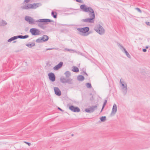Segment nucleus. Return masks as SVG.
<instances>
[{"label":"nucleus","instance_id":"nucleus-1","mask_svg":"<svg viewBox=\"0 0 150 150\" xmlns=\"http://www.w3.org/2000/svg\"><path fill=\"white\" fill-rule=\"evenodd\" d=\"M25 21L28 22L29 24L31 25L37 24L38 27L43 29L46 28L45 25L47 24L48 22H54L53 21L48 19H41L35 20L30 16H26L25 18Z\"/></svg>","mask_w":150,"mask_h":150},{"label":"nucleus","instance_id":"nucleus-2","mask_svg":"<svg viewBox=\"0 0 150 150\" xmlns=\"http://www.w3.org/2000/svg\"><path fill=\"white\" fill-rule=\"evenodd\" d=\"M77 30L79 32L83 33L81 34L80 33H79V34L83 36H87L90 33V32H88L89 30V28L88 27L79 28Z\"/></svg>","mask_w":150,"mask_h":150},{"label":"nucleus","instance_id":"nucleus-3","mask_svg":"<svg viewBox=\"0 0 150 150\" xmlns=\"http://www.w3.org/2000/svg\"><path fill=\"white\" fill-rule=\"evenodd\" d=\"M94 30L100 35H103L105 33V30L100 24H97L94 28Z\"/></svg>","mask_w":150,"mask_h":150},{"label":"nucleus","instance_id":"nucleus-4","mask_svg":"<svg viewBox=\"0 0 150 150\" xmlns=\"http://www.w3.org/2000/svg\"><path fill=\"white\" fill-rule=\"evenodd\" d=\"M29 31L31 33L32 35L34 36L39 35L41 34V33L39 30L38 29L35 28H31Z\"/></svg>","mask_w":150,"mask_h":150},{"label":"nucleus","instance_id":"nucleus-5","mask_svg":"<svg viewBox=\"0 0 150 150\" xmlns=\"http://www.w3.org/2000/svg\"><path fill=\"white\" fill-rule=\"evenodd\" d=\"M91 7H87L85 4H82L80 6V8L83 11L87 12L91 9Z\"/></svg>","mask_w":150,"mask_h":150},{"label":"nucleus","instance_id":"nucleus-6","mask_svg":"<svg viewBox=\"0 0 150 150\" xmlns=\"http://www.w3.org/2000/svg\"><path fill=\"white\" fill-rule=\"evenodd\" d=\"M69 109L71 111L74 112H79L80 111L79 108L77 107H75L72 105L70 106Z\"/></svg>","mask_w":150,"mask_h":150},{"label":"nucleus","instance_id":"nucleus-7","mask_svg":"<svg viewBox=\"0 0 150 150\" xmlns=\"http://www.w3.org/2000/svg\"><path fill=\"white\" fill-rule=\"evenodd\" d=\"M122 79H121L120 81V83L122 84V89H123V92L126 93L127 92V86L126 84H124L123 83V82H122L121 80Z\"/></svg>","mask_w":150,"mask_h":150},{"label":"nucleus","instance_id":"nucleus-8","mask_svg":"<svg viewBox=\"0 0 150 150\" xmlns=\"http://www.w3.org/2000/svg\"><path fill=\"white\" fill-rule=\"evenodd\" d=\"M48 76L49 79L52 81L54 82L55 80V76L53 73H49Z\"/></svg>","mask_w":150,"mask_h":150},{"label":"nucleus","instance_id":"nucleus-9","mask_svg":"<svg viewBox=\"0 0 150 150\" xmlns=\"http://www.w3.org/2000/svg\"><path fill=\"white\" fill-rule=\"evenodd\" d=\"M88 12H89V15L90 18H92L94 20L95 18V13L93 8H91V9H90Z\"/></svg>","mask_w":150,"mask_h":150},{"label":"nucleus","instance_id":"nucleus-10","mask_svg":"<svg viewBox=\"0 0 150 150\" xmlns=\"http://www.w3.org/2000/svg\"><path fill=\"white\" fill-rule=\"evenodd\" d=\"M81 21L86 23H93L94 21V20L92 18H90L82 19Z\"/></svg>","mask_w":150,"mask_h":150},{"label":"nucleus","instance_id":"nucleus-11","mask_svg":"<svg viewBox=\"0 0 150 150\" xmlns=\"http://www.w3.org/2000/svg\"><path fill=\"white\" fill-rule=\"evenodd\" d=\"M55 93L58 96H60L61 95V92L58 87H54Z\"/></svg>","mask_w":150,"mask_h":150},{"label":"nucleus","instance_id":"nucleus-12","mask_svg":"<svg viewBox=\"0 0 150 150\" xmlns=\"http://www.w3.org/2000/svg\"><path fill=\"white\" fill-rule=\"evenodd\" d=\"M32 4H28L27 5H25L23 6H21V8L22 9H28L31 8H32Z\"/></svg>","mask_w":150,"mask_h":150},{"label":"nucleus","instance_id":"nucleus-13","mask_svg":"<svg viewBox=\"0 0 150 150\" xmlns=\"http://www.w3.org/2000/svg\"><path fill=\"white\" fill-rule=\"evenodd\" d=\"M63 64V62H60L57 65L54 67V70H57L62 67Z\"/></svg>","mask_w":150,"mask_h":150},{"label":"nucleus","instance_id":"nucleus-14","mask_svg":"<svg viewBox=\"0 0 150 150\" xmlns=\"http://www.w3.org/2000/svg\"><path fill=\"white\" fill-rule=\"evenodd\" d=\"M117 111V105L116 104H114L113 105L112 111L111 113V115H112V114H115L116 113Z\"/></svg>","mask_w":150,"mask_h":150},{"label":"nucleus","instance_id":"nucleus-15","mask_svg":"<svg viewBox=\"0 0 150 150\" xmlns=\"http://www.w3.org/2000/svg\"><path fill=\"white\" fill-rule=\"evenodd\" d=\"M97 106L96 105L94 106H92L90 107V109L91 113L93 112L95 110V109H97Z\"/></svg>","mask_w":150,"mask_h":150},{"label":"nucleus","instance_id":"nucleus-16","mask_svg":"<svg viewBox=\"0 0 150 150\" xmlns=\"http://www.w3.org/2000/svg\"><path fill=\"white\" fill-rule=\"evenodd\" d=\"M77 79L79 81H82L84 80V77L83 75H79L78 76Z\"/></svg>","mask_w":150,"mask_h":150},{"label":"nucleus","instance_id":"nucleus-17","mask_svg":"<svg viewBox=\"0 0 150 150\" xmlns=\"http://www.w3.org/2000/svg\"><path fill=\"white\" fill-rule=\"evenodd\" d=\"M18 38V35L14 36L13 37L10 38L8 40V42H11L12 41L14 40L17 39Z\"/></svg>","mask_w":150,"mask_h":150},{"label":"nucleus","instance_id":"nucleus-18","mask_svg":"<svg viewBox=\"0 0 150 150\" xmlns=\"http://www.w3.org/2000/svg\"><path fill=\"white\" fill-rule=\"evenodd\" d=\"M29 37V35H26L24 36L22 35H18V38L24 39L27 38Z\"/></svg>","mask_w":150,"mask_h":150},{"label":"nucleus","instance_id":"nucleus-19","mask_svg":"<svg viewBox=\"0 0 150 150\" xmlns=\"http://www.w3.org/2000/svg\"><path fill=\"white\" fill-rule=\"evenodd\" d=\"M67 79L63 77H62L60 78V80L61 82L62 83H66Z\"/></svg>","mask_w":150,"mask_h":150},{"label":"nucleus","instance_id":"nucleus-20","mask_svg":"<svg viewBox=\"0 0 150 150\" xmlns=\"http://www.w3.org/2000/svg\"><path fill=\"white\" fill-rule=\"evenodd\" d=\"M42 38H43V41L46 42L49 39V37L46 35H44L43 36Z\"/></svg>","mask_w":150,"mask_h":150},{"label":"nucleus","instance_id":"nucleus-21","mask_svg":"<svg viewBox=\"0 0 150 150\" xmlns=\"http://www.w3.org/2000/svg\"><path fill=\"white\" fill-rule=\"evenodd\" d=\"M72 68V70L73 71L76 73L78 72L79 71V69L77 67L73 66Z\"/></svg>","mask_w":150,"mask_h":150},{"label":"nucleus","instance_id":"nucleus-22","mask_svg":"<svg viewBox=\"0 0 150 150\" xmlns=\"http://www.w3.org/2000/svg\"><path fill=\"white\" fill-rule=\"evenodd\" d=\"M67 83L69 84H73V80L71 78H68L67 79L66 83Z\"/></svg>","mask_w":150,"mask_h":150},{"label":"nucleus","instance_id":"nucleus-23","mask_svg":"<svg viewBox=\"0 0 150 150\" xmlns=\"http://www.w3.org/2000/svg\"><path fill=\"white\" fill-rule=\"evenodd\" d=\"M52 16L54 18H57V13L56 12L52 11L51 12Z\"/></svg>","mask_w":150,"mask_h":150},{"label":"nucleus","instance_id":"nucleus-24","mask_svg":"<svg viewBox=\"0 0 150 150\" xmlns=\"http://www.w3.org/2000/svg\"><path fill=\"white\" fill-rule=\"evenodd\" d=\"M43 38L40 37L36 40V42L37 43H41L43 42H44L43 41Z\"/></svg>","mask_w":150,"mask_h":150},{"label":"nucleus","instance_id":"nucleus-25","mask_svg":"<svg viewBox=\"0 0 150 150\" xmlns=\"http://www.w3.org/2000/svg\"><path fill=\"white\" fill-rule=\"evenodd\" d=\"M26 45L29 48H31L32 47L35 45V43L33 42L32 44H26Z\"/></svg>","mask_w":150,"mask_h":150},{"label":"nucleus","instance_id":"nucleus-26","mask_svg":"<svg viewBox=\"0 0 150 150\" xmlns=\"http://www.w3.org/2000/svg\"><path fill=\"white\" fill-rule=\"evenodd\" d=\"M64 74L67 78H69L71 75L70 72L69 71H66L65 73Z\"/></svg>","mask_w":150,"mask_h":150},{"label":"nucleus","instance_id":"nucleus-27","mask_svg":"<svg viewBox=\"0 0 150 150\" xmlns=\"http://www.w3.org/2000/svg\"><path fill=\"white\" fill-rule=\"evenodd\" d=\"M38 3H34L33 4H32V8L33 9H35L37 7H38Z\"/></svg>","mask_w":150,"mask_h":150},{"label":"nucleus","instance_id":"nucleus-28","mask_svg":"<svg viewBox=\"0 0 150 150\" xmlns=\"http://www.w3.org/2000/svg\"><path fill=\"white\" fill-rule=\"evenodd\" d=\"M124 52L125 53L126 56L129 58H131V56L129 54L128 52L127 51V50H126V49L125 48H124Z\"/></svg>","mask_w":150,"mask_h":150},{"label":"nucleus","instance_id":"nucleus-29","mask_svg":"<svg viewBox=\"0 0 150 150\" xmlns=\"http://www.w3.org/2000/svg\"><path fill=\"white\" fill-rule=\"evenodd\" d=\"M86 85L88 88H92V86L90 83H87L86 84Z\"/></svg>","mask_w":150,"mask_h":150},{"label":"nucleus","instance_id":"nucleus-30","mask_svg":"<svg viewBox=\"0 0 150 150\" xmlns=\"http://www.w3.org/2000/svg\"><path fill=\"white\" fill-rule=\"evenodd\" d=\"M106 120V116H102L100 118V120L101 122H104Z\"/></svg>","mask_w":150,"mask_h":150},{"label":"nucleus","instance_id":"nucleus-31","mask_svg":"<svg viewBox=\"0 0 150 150\" xmlns=\"http://www.w3.org/2000/svg\"><path fill=\"white\" fill-rule=\"evenodd\" d=\"M7 24L6 22L3 20H2L1 22V24L2 25L4 26L6 25Z\"/></svg>","mask_w":150,"mask_h":150},{"label":"nucleus","instance_id":"nucleus-32","mask_svg":"<svg viewBox=\"0 0 150 150\" xmlns=\"http://www.w3.org/2000/svg\"><path fill=\"white\" fill-rule=\"evenodd\" d=\"M107 100H105L104 102V103H103V108H104L105 105H106V103H107Z\"/></svg>","mask_w":150,"mask_h":150},{"label":"nucleus","instance_id":"nucleus-33","mask_svg":"<svg viewBox=\"0 0 150 150\" xmlns=\"http://www.w3.org/2000/svg\"><path fill=\"white\" fill-rule=\"evenodd\" d=\"M85 111L87 112H88V113H91V111H90V108H86L85 110Z\"/></svg>","mask_w":150,"mask_h":150},{"label":"nucleus","instance_id":"nucleus-34","mask_svg":"<svg viewBox=\"0 0 150 150\" xmlns=\"http://www.w3.org/2000/svg\"><path fill=\"white\" fill-rule=\"evenodd\" d=\"M117 45L119 47H120V48H121L124 50V49L125 48L120 44L119 43H118Z\"/></svg>","mask_w":150,"mask_h":150},{"label":"nucleus","instance_id":"nucleus-35","mask_svg":"<svg viewBox=\"0 0 150 150\" xmlns=\"http://www.w3.org/2000/svg\"><path fill=\"white\" fill-rule=\"evenodd\" d=\"M66 50H67L69 51H70V52H74L75 51V50H73L72 49H66Z\"/></svg>","mask_w":150,"mask_h":150},{"label":"nucleus","instance_id":"nucleus-36","mask_svg":"<svg viewBox=\"0 0 150 150\" xmlns=\"http://www.w3.org/2000/svg\"><path fill=\"white\" fill-rule=\"evenodd\" d=\"M135 9L137 10L140 13H141L142 11L141 10H140V9L138 8H136Z\"/></svg>","mask_w":150,"mask_h":150},{"label":"nucleus","instance_id":"nucleus-37","mask_svg":"<svg viewBox=\"0 0 150 150\" xmlns=\"http://www.w3.org/2000/svg\"><path fill=\"white\" fill-rule=\"evenodd\" d=\"M70 9L72 10H76V9H73L72 8H67L66 9H65V10L64 11H69V10H70Z\"/></svg>","mask_w":150,"mask_h":150},{"label":"nucleus","instance_id":"nucleus-38","mask_svg":"<svg viewBox=\"0 0 150 150\" xmlns=\"http://www.w3.org/2000/svg\"><path fill=\"white\" fill-rule=\"evenodd\" d=\"M76 1L80 3H83V2L82 0H76Z\"/></svg>","mask_w":150,"mask_h":150},{"label":"nucleus","instance_id":"nucleus-39","mask_svg":"<svg viewBox=\"0 0 150 150\" xmlns=\"http://www.w3.org/2000/svg\"><path fill=\"white\" fill-rule=\"evenodd\" d=\"M145 23L147 25L150 26V22H146Z\"/></svg>","mask_w":150,"mask_h":150},{"label":"nucleus","instance_id":"nucleus-40","mask_svg":"<svg viewBox=\"0 0 150 150\" xmlns=\"http://www.w3.org/2000/svg\"><path fill=\"white\" fill-rule=\"evenodd\" d=\"M26 144H28V145L29 146H30L31 144L30 143H29V142H25Z\"/></svg>","mask_w":150,"mask_h":150},{"label":"nucleus","instance_id":"nucleus-41","mask_svg":"<svg viewBox=\"0 0 150 150\" xmlns=\"http://www.w3.org/2000/svg\"><path fill=\"white\" fill-rule=\"evenodd\" d=\"M58 109L60 110L61 111H63V110L62 109L60 108H59V107H58Z\"/></svg>","mask_w":150,"mask_h":150},{"label":"nucleus","instance_id":"nucleus-42","mask_svg":"<svg viewBox=\"0 0 150 150\" xmlns=\"http://www.w3.org/2000/svg\"><path fill=\"white\" fill-rule=\"evenodd\" d=\"M142 50L144 52H145L146 51V49H143Z\"/></svg>","mask_w":150,"mask_h":150},{"label":"nucleus","instance_id":"nucleus-43","mask_svg":"<svg viewBox=\"0 0 150 150\" xmlns=\"http://www.w3.org/2000/svg\"><path fill=\"white\" fill-rule=\"evenodd\" d=\"M30 0H25L24 1L26 3L28 2Z\"/></svg>","mask_w":150,"mask_h":150},{"label":"nucleus","instance_id":"nucleus-44","mask_svg":"<svg viewBox=\"0 0 150 150\" xmlns=\"http://www.w3.org/2000/svg\"><path fill=\"white\" fill-rule=\"evenodd\" d=\"M84 73L87 76H88V74H87L86 71H84Z\"/></svg>","mask_w":150,"mask_h":150},{"label":"nucleus","instance_id":"nucleus-45","mask_svg":"<svg viewBox=\"0 0 150 150\" xmlns=\"http://www.w3.org/2000/svg\"><path fill=\"white\" fill-rule=\"evenodd\" d=\"M51 49H50V48L47 49H46V50H51Z\"/></svg>","mask_w":150,"mask_h":150},{"label":"nucleus","instance_id":"nucleus-46","mask_svg":"<svg viewBox=\"0 0 150 150\" xmlns=\"http://www.w3.org/2000/svg\"><path fill=\"white\" fill-rule=\"evenodd\" d=\"M103 109H104V108H103V107H102V109H101V111H100V112H102V111H103Z\"/></svg>","mask_w":150,"mask_h":150},{"label":"nucleus","instance_id":"nucleus-47","mask_svg":"<svg viewBox=\"0 0 150 150\" xmlns=\"http://www.w3.org/2000/svg\"><path fill=\"white\" fill-rule=\"evenodd\" d=\"M16 42V41H14L13 42V43H15Z\"/></svg>","mask_w":150,"mask_h":150},{"label":"nucleus","instance_id":"nucleus-48","mask_svg":"<svg viewBox=\"0 0 150 150\" xmlns=\"http://www.w3.org/2000/svg\"><path fill=\"white\" fill-rule=\"evenodd\" d=\"M148 48V47H146V48Z\"/></svg>","mask_w":150,"mask_h":150},{"label":"nucleus","instance_id":"nucleus-49","mask_svg":"<svg viewBox=\"0 0 150 150\" xmlns=\"http://www.w3.org/2000/svg\"><path fill=\"white\" fill-rule=\"evenodd\" d=\"M73 135H74V134H71V136H73Z\"/></svg>","mask_w":150,"mask_h":150},{"label":"nucleus","instance_id":"nucleus-50","mask_svg":"<svg viewBox=\"0 0 150 150\" xmlns=\"http://www.w3.org/2000/svg\"><path fill=\"white\" fill-rule=\"evenodd\" d=\"M92 98H93V96H92Z\"/></svg>","mask_w":150,"mask_h":150}]
</instances>
